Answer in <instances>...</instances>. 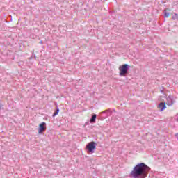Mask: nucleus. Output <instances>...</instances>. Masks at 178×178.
<instances>
[{
	"label": "nucleus",
	"instance_id": "6",
	"mask_svg": "<svg viewBox=\"0 0 178 178\" xmlns=\"http://www.w3.org/2000/svg\"><path fill=\"white\" fill-rule=\"evenodd\" d=\"M166 104H167V105H168V106H172V105H173L174 102H173V99H172V96H168L167 97Z\"/></svg>",
	"mask_w": 178,
	"mask_h": 178
},
{
	"label": "nucleus",
	"instance_id": "4",
	"mask_svg": "<svg viewBox=\"0 0 178 178\" xmlns=\"http://www.w3.org/2000/svg\"><path fill=\"white\" fill-rule=\"evenodd\" d=\"M45 130H47V123L42 122L39 125L38 134H42V133H44Z\"/></svg>",
	"mask_w": 178,
	"mask_h": 178
},
{
	"label": "nucleus",
	"instance_id": "10",
	"mask_svg": "<svg viewBox=\"0 0 178 178\" xmlns=\"http://www.w3.org/2000/svg\"><path fill=\"white\" fill-rule=\"evenodd\" d=\"M108 111H109V110H105L104 111L102 112V113H106V112H108Z\"/></svg>",
	"mask_w": 178,
	"mask_h": 178
},
{
	"label": "nucleus",
	"instance_id": "7",
	"mask_svg": "<svg viewBox=\"0 0 178 178\" xmlns=\"http://www.w3.org/2000/svg\"><path fill=\"white\" fill-rule=\"evenodd\" d=\"M96 119H97V114H92V115L90 120V122L92 124L95 123Z\"/></svg>",
	"mask_w": 178,
	"mask_h": 178
},
{
	"label": "nucleus",
	"instance_id": "9",
	"mask_svg": "<svg viewBox=\"0 0 178 178\" xmlns=\"http://www.w3.org/2000/svg\"><path fill=\"white\" fill-rule=\"evenodd\" d=\"M170 13H168L166 11V10H164V17H168V16H170Z\"/></svg>",
	"mask_w": 178,
	"mask_h": 178
},
{
	"label": "nucleus",
	"instance_id": "5",
	"mask_svg": "<svg viewBox=\"0 0 178 178\" xmlns=\"http://www.w3.org/2000/svg\"><path fill=\"white\" fill-rule=\"evenodd\" d=\"M158 108L160 111L162 112V111H165V109H166V104H165L164 102H161L159 104Z\"/></svg>",
	"mask_w": 178,
	"mask_h": 178
},
{
	"label": "nucleus",
	"instance_id": "12",
	"mask_svg": "<svg viewBox=\"0 0 178 178\" xmlns=\"http://www.w3.org/2000/svg\"><path fill=\"white\" fill-rule=\"evenodd\" d=\"M2 104H0V111H1V109H3V108H2Z\"/></svg>",
	"mask_w": 178,
	"mask_h": 178
},
{
	"label": "nucleus",
	"instance_id": "11",
	"mask_svg": "<svg viewBox=\"0 0 178 178\" xmlns=\"http://www.w3.org/2000/svg\"><path fill=\"white\" fill-rule=\"evenodd\" d=\"M175 137H176V138H177V140L178 141V134H175Z\"/></svg>",
	"mask_w": 178,
	"mask_h": 178
},
{
	"label": "nucleus",
	"instance_id": "1",
	"mask_svg": "<svg viewBox=\"0 0 178 178\" xmlns=\"http://www.w3.org/2000/svg\"><path fill=\"white\" fill-rule=\"evenodd\" d=\"M151 170V168L148 167L144 163H138L131 172V178H145L148 176V173Z\"/></svg>",
	"mask_w": 178,
	"mask_h": 178
},
{
	"label": "nucleus",
	"instance_id": "2",
	"mask_svg": "<svg viewBox=\"0 0 178 178\" xmlns=\"http://www.w3.org/2000/svg\"><path fill=\"white\" fill-rule=\"evenodd\" d=\"M129 65L124 64L119 67V76L120 77H126L129 74Z\"/></svg>",
	"mask_w": 178,
	"mask_h": 178
},
{
	"label": "nucleus",
	"instance_id": "8",
	"mask_svg": "<svg viewBox=\"0 0 178 178\" xmlns=\"http://www.w3.org/2000/svg\"><path fill=\"white\" fill-rule=\"evenodd\" d=\"M58 113H59V107H56V110L54 112V113L53 114V117L58 115Z\"/></svg>",
	"mask_w": 178,
	"mask_h": 178
},
{
	"label": "nucleus",
	"instance_id": "3",
	"mask_svg": "<svg viewBox=\"0 0 178 178\" xmlns=\"http://www.w3.org/2000/svg\"><path fill=\"white\" fill-rule=\"evenodd\" d=\"M96 148H97V143L94 141L89 143L86 145V149L88 152H91V154H94V151Z\"/></svg>",
	"mask_w": 178,
	"mask_h": 178
}]
</instances>
